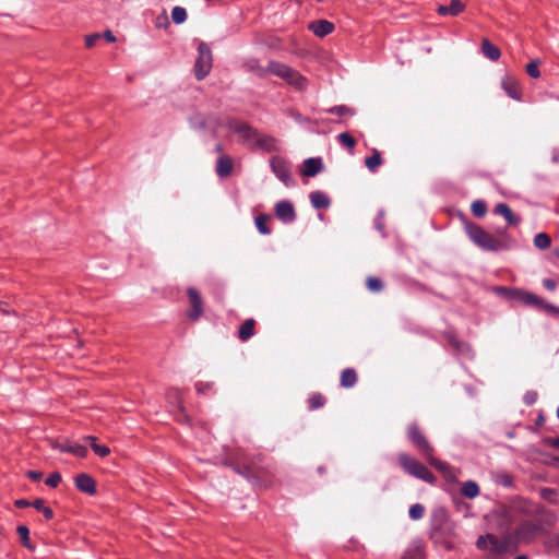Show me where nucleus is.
I'll list each match as a JSON object with an SVG mask.
<instances>
[{"label":"nucleus","instance_id":"f257e3e1","mask_svg":"<svg viewBox=\"0 0 559 559\" xmlns=\"http://www.w3.org/2000/svg\"><path fill=\"white\" fill-rule=\"evenodd\" d=\"M464 230L471 241L484 251L509 250L515 245L514 238L508 234L507 229H499L492 235L475 223L465 222Z\"/></svg>","mask_w":559,"mask_h":559},{"label":"nucleus","instance_id":"f03ea898","mask_svg":"<svg viewBox=\"0 0 559 559\" xmlns=\"http://www.w3.org/2000/svg\"><path fill=\"white\" fill-rule=\"evenodd\" d=\"M270 73L277 78H281L296 91L304 92L308 88V79L304 76L300 72L285 63L271 60Z\"/></svg>","mask_w":559,"mask_h":559},{"label":"nucleus","instance_id":"7ed1b4c3","mask_svg":"<svg viewBox=\"0 0 559 559\" xmlns=\"http://www.w3.org/2000/svg\"><path fill=\"white\" fill-rule=\"evenodd\" d=\"M397 462L406 474L428 484L436 483V476L414 456L407 453H400L397 456Z\"/></svg>","mask_w":559,"mask_h":559},{"label":"nucleus","instance_id":"20e7f679","mask_svg":"<svg viewBox=\"0 0 559 559\" xmlns=\"http://www.w3.org/2000/svg\"><path fill=\"white\" fill-rule=\"evenodd\" d=\"M509 297L512 299H516L524 305L537 308L539 310H544L549 313H559L558 307L546 302L543 298L530 292H525L522 289H510Z\"/></svg>","mask_w":559,"mask_h":559},{"label":"nucleus","instance_id":"39448f33","mask_svg":"<svg viewBox=\"0 0 559 559\" xmlns=\"http://www.w3.org/2000/svg\"><path fill=\"white\" fill-rule=\"evenodd\" d=\"M212 51L207 44L201 41L198 45V58L194 63V75L198 81L203 80L212 69Z\"/></svg>","mask_w":559,"mask_h":559},{"label":"nucleus","instance_id":"423d86ee","mask_svg":"<svg viewBox=\"0 0 559 559\" xmlns=\"http://www.w3.org/2000/svg\"><path fill=\"white\" fill-rule=\"evenodd\" d=\"M476 546L479 550L488 551L489 559H500L507 550V543L492 534L479 536Z\"/></svg>","mask_w":559,"mask_h":559},{"label":"nucleus","instance_id":"0eeeda50","mask_svg":"<svg viewBox=\"0 0 559 559\" xmlns=\"http://www.w3.org/2000/svg\"><path fill=\"white\" fill-rule=\"evenodd\" d=\"M407 437L409 441L414 444V447L418 450V452L425 457L428 459L433 454L435 449L419 429L418 425L413 423L407 427Z\"/></svg>","mask_w":559,"mask_h":559},{"label":"nucleus","instance_id":"6e6552de","mask_svg":"<svg viewBox=\"0 0 559 559\" xmlns=\"http://www.w3.org/2000/svg\"><path fill=\"white\" fill-rule=\"evenodd\" d=\"M189 123L195 130H210L215 135L222 119L214 114L195 112L189 118Z\"/></svg>","mask_w":559,"mask_h":559},{"label":"nucleus","instance_id":"1a4fd4ad","mask_svg":"<svg viewBox=\"0 0 559 559\" xmlns=\"http://www.w3.org/2000/svg\"><path fill=\"white\" fill-rule=\"evenodd\" d=\"M187 296L189 299V309L187 310V318L192 321H199L204 314V301L201 293L194 287L187 288Z\"/></svg>","mask_w":559,"mask_h":559},{"label":"nucleus","instance_id":"9d476101","mask_svg":"<svg viewBox=\"0 0 559 559\" xmlns=\"http://www.w3.org/2000/svg\"><path fill=\"white\" fill-rule=\"evenodd\" d=\"M228 128L240 134L245 141L258 143L262 147L266 145V141L269 140L267 138L261 139L259 132L245 122L229 120Z\"/></svg>","mask_w":559,"mask_h":559},{"label":"nucleus","instance_id":"9b49d317","mask_svg":"<svg viewBox=\"0 0 559 559\" xmlns=\"http://www.w3.org/2000/svg\"><path fill=\"white\" fill-rule=\"evenodd\" d=\"M271 167L275 176L286 186L290 183V165L280 156L271 158Z\"/></svg>","mask_w":559,"mask_h":559},{"label":"nucleus","instance_id":"f8f14e48","mask_svg":"<svg viewBox=\"0 0 559 559\" xmlns=\"http://www.w3.org/2000/svg\"><path fill=\"white\" fill-rule=\"evenodd\" d=\"M274 210L276 217L285 224L293 223L296 219L294 204L288 200L277 202Z\"/></svg>","mask_w":559,"mask_h":559},{"label":"nucleus","instance_id":"ddd939ff","mask_svg":"<svg viewBox=\"0 0 559 559\" xmlns=\"http://www.w3.org/2000/svg\"><path fill=\"white\" fill-rule=\"evenodd\" d=\"M241 67L245 71L252 73L260 79L265 78L270 73V62L267 63V67H263L257 58L246 59Z\"/></svg>","mask_w":559,"mask_h":559},{"label":"nucleus","instance_id":"4468645a","mask_svg":"<svg viewBox=\"0 0 559 559\" xmlns=\"http://www.w3.org/2000/svg\"><path fill=\"white\" fill-rule=\"evenodd\" d=\"M501 86L510 98L521 99V88L514 76L507 74L501 81Z\"/></svg>","mask_w":559,"mask_h":559},{"label":"nucleus","instance_id":"2eb2a0df","mask_svg":"<svg viewBox=\"0 0 559 559\" xmlns=\"http://www.w3.org/2000/svg\"><path fill=\"white\" fill-rule=\"evenodd\" d=\"M230 466L234 468V471L240 475H242L246 478H257L260 475L264 474V468L255 465L254 463L251 464H230Z\"/></svg>","mask_w":559,"mask_h":559},{"label":"nucleus","instance_id":"dca6fc26","mask_svg":"<svg viewBox=\"0 0 559 559\" xmlns=\"http://www.w3.org/2000/svg\"><path fill=\"white\" fill-rule=\"evenodd\" d=\"M75 487L85 493L95 495L96 493V483L88 474L82 473L79 474L75 479Z\"/></svg>","mask_w":559,"mask_h":559},{"label":"nucleus","instance_id":"f3484780","mask_svg":"<svg viewBox=\"0 0 559 559\" xmlns=\"http://www.w3.org/2000/svg\"><path fill=\"white\" fill-rule=\"evenodd\" d=\"M323 169V163L320 157H310L307 158L300 170L301 176L304 177H313Z\"/></svg>","mask_w":559,"mask_h":559},{"label":"nucleus","instance_id":"a211bd4d","mask_svg":"<svg viewBox=\"0 0 559 559\" xmlns=\"http://www.w3.org/2000/svg\"><path fill=\"white\" fill-rule=\"evenodd\" d=\"M309 29L319 37H324L334 31L333 23L326 20L313 21L309 24Z\"/></svg>","mask_w":559,"mask_h":559},{"label":"nucleus","instance_id":"6ab92c4d","mask_svg":"<svg viewBox=\"0 0 559 559\" xmlns=\"http://www.w3.org/2000/svg\"><path fill=\"white\" fill-rule=\"evenodd\" d=\"M465 9V4L461 0H451L449 5L440 4L437 8V12L440 15L456 16Z\"/></svg>","mask_w":559,"mask_h":559},{"label":"nucleus","instance_id":"aec40b11","mask_svg":"<svg viewBox=\"0 0 559 559\" xmlns=\"http://www.w3.org/2000/svg\"><path fill=\"white\" fill-rule=\"evenodd\" d=\"M233 168H234V163H233L231 157L228 155L221 156L216 162L215 170H216L217 176L221 178L228 177L231 174Z\"/></svg>","mask_w":559,"mask_h":559},{"label":"nucleus","instance_id":"412c9836","mask_svg":"<svg viewBox=\"0 0 559 559\" xmlns=\"http://www.w3.org/2000/svg\"><path fill=\"white\" fill-rule=\"evenodd\" d=\"M428 461V463L430 465H432L435 468H437L439 472L442 473V475L449 479V480H454L455 479V472L454 469L448 464V463H444L438 459H436L432 455H430V457L426 459Z\"/></svg>","mask_w":559,"mask_h":559},{"label":"nucleus","instance_id":"4be33fe9","mask_svg":"<svg viewBox=\"0 0 559 559\" xmlns=\"http://www.w3.org/2000/svg\"><path fill=\"white\" fill-rule=\"evenodd\" d=\"M428 461V463L430 465H432L435 468H437L439 472L442 473V475L449 479V480H454L455 479V472L454 469L448 464V463H444L438 459H436L432 455H430V457L426 459Z\"/></svg>","mask_w":559,"mask_h":559},{"label":"nucleus","instance_id":"5701e85b","mask_svg":"<svg viewBox=\"0 0 559 559\" xmlns=\"http://www.w3.org/2000/svg\"><path fill=\"white\" fill-rule=\"evenodd\" d=\"M428 461V463L430 465H432L435 468H437L439 472L442 473V475L449 479V480H454L455 479V472L454 469L448 464V463H444L438 459H436L432 455H430V457L426 459Z\"/></svg>","mask_w":559,"mask_h":559},{"label":"nucleus","instance_id":"b1692460","mask_svg":"<svg viewBox=\"0 0 559 559\" xmlns=\"http://www.w3.org/2000/svg\"><path fill=\"white\" fill-rule=\"evenodd\" d=\"M495 212L497 214L503 216L504 219L507 221L508 225H510V226H516L521 222V218L519 216L514 215L512 210L510 209V206L506 203L497 204L495 207Z\"/></svg>","mask_w":559,"mask_h":559},{"label":"nucleus","instance_id":"393cba45","mask_svg":"<svg viewBox=\"0 0 559 559\" xmlns=\"http://www.w3.org/2000/svg\"><path fill=\"white\" fill-rule=\"evenodd\" d=\"M255 324L257 322L252 318L245 320L238 330V338L241 342L250 340L255 333Z\"/></svg>","mask_w":559,"mask_h":559},{"label":"nucleus","instance_id":"a878e982","mask_svg":"<svg viewBox=\"0 0 559 559\" xmlns=\"http://www.w3.org/2000/svg\"><path fill=\"white\" fill-rule=\"evenodd\" d=\"M358 380V376L355 369L346 368L342 371L340 378V384L342 388L349 389L353 388Z\"/></svg>","mask_w":559,"mask_h":559},{"label":"nucleus","instance_id":"bb28decb","mask_svg":"<svg viewBox=\"0 0 559 559\" xmlns=\"http://www.w3.org/2000/svg\"><path fill=\"white\" fill-rule=\"evenodd\" d=\"M310 201L314 209H326L330 206L331 201L329 197L321 191H313L310 193Z\"/></svg>","mask_w":559,"mask_h":559},{"label":"nucleus","instance_id":"cd10ccee","mask_svg":"<svg viewBox=\"0 0 559 559\" xmlns=\"http://www.w3.org/2000/svg\"><path fill=\"white\" fill-rule=\"evenodd\" d=\"M481 50L483 53L492 61L499 60L501 56L500 49L491 44L487 38H484L481 41Z\"/></svg>","mask_w":559,"mask_h":559},{"label":"nucleus","instance_id":"c85d7f7f","mask_svg":"<svg viewBox=\"0 0 559 559\" xmlns=\"http://www.w3.org/2000/svg\"><path fill=\"white\" fill-rule=\"evenodd\" d=\"M539 532V525L534 523H524L519 528V536L522 539H532L534 536H536Z\"/></svg>","mask_w":559,"mask_h":559},{"label":"nucleus","instance_id":"c756f323","mask_svg":"<svg viewBox=\"0 0 559 559\" xmlns=\"http://www.w3.org/2000/svg\"><path fill=\"white\" fill-rule=\"evenodd\" d=\"M382 164V158H381V154L378 150H372V154L371 156H368L366 159H365V165L366 167L374 173L378 167Z\"/></svg>","mask_w":559,"mask_h":559},{"label":"nucleus","instance_id":"7c9ffc66","mask_svg":"<svg viewBox=\"0 0 559 559\" xmlns=\"http://www.w3.org/2000/svg\"><path fill=\"white\" fill-rule=\"evenodd\" d=\"M325 402H326V399L321 393H318V392L310 394L307 400L308 407L311 411H316L318 408L323 407Z\"/></svg>","mask_w":559,"mask_h":559},{"label":"nucleus","instance_id":"2f4dec72","mask_svg":"<svg viewBox=\"0 0 559 559\" xmlns=\"http://www.w3.org/2000/svg\"><path fill=\"white\" fill-rule=\"evenodd\" d=\"M461 491L464 497L473 499L478 496L479 487L477 483L468 480L463 484Z\"/></svg>","mask_w":559,"mask_h":559},{"label":"nucleus","instance_id":"473e14b6","mask_svg":"<svg viewBox=\"0 0 559 559\" xmlns=\"http://www.w3.org/2000/svg\"><path fill=\"white\" fill-rule=\"evenodd\" d=\"M269 221H271V216L267 214H262L255 217V226L263 235H269L271 233L270 227L266 225Z\"/></svg>","mask_w":559,"mask_h":559},{"label":"nucleus","instance_id":"72a5a7b5","mask_svg":"<svg viewBox=\"0 0 559 559\" xmlns=\"http://www.w3.org/2000/svg\"><path fill=\"white\" fill-rule=\"evenodd\" d=\"M32 506L37 510L43 512L44 516L47 520H51L53 518V511L51 508L45 506V501L43 499H36L32 502Z\"/></svg>","mask_w":559,"mask_h":559},{"label":"nucleus","instance_id":"f704fd0d","mask_svg":"<svg viewBox=\"0 0 559 559\" xmlns=\"http://www.w3.org/2000/svg\"><path fill=\"white\" fill-rule=\"evenodd\" d=\"M551 240L546 233H539L534 237V245L538 249L545 250L550 247Z\"/></svg>","mask_w":559,"mask_h":559},{"label":"nucleus","instance_id":"c9c22d12","mask_svg":"<svg viewBox=\"0 0 559 559\" xmlns=\"http://www.w3.org/2000/svg\"><path fill=\"white\" fill-rule=\"evenodd\" d=\"M16 532H17V534L21 537L22 544L26 548H28L31 550L34 549V547H33V545L31 544V540H29V530H28V527L25 526V525H20V526H17Z\"/></svg>","mask_w":559,"mask_h":559},{"label":"nucleus","instance_id":"e433bc0d","mask_svg":"<svg viewBox=\"0 0 559 559\" xmlns=\"http://www.w3.org/2000/svg\"><path fill=\"white\" fill-rule=\"evenodd\" d=\"M171 19L175 24H182L187 20V11L182 7H175L171 11Z\"/></svg>","mask_w":559,"mask_h":559},{"label":"nucleus","instance_id":"4c0bfd02","mask_svg":"<svg viewBox=\"0 0 559 559\" xmlns=\"http://www.w3.org/2000/svg\"><path fill=\"white\" fill-rule=\"evenodd\" d=\"M471 211L476 217H484L487 213V205L484 201L476 200L472 203Z\"/></svg>","mask_w":559,"mask_h":559},{"label":"nucleus","instance_id":"58836bf2","mask_svg":"<svg viewBox=\"0 0 559 559\" xmlns=\"http://www.w3.org/2000/svg\"><path fill=\"white\" fill-rule=\"evenodd\" d=\"M367 288L372 293H379L383 289V283L380 278L370 276L366 282Z\"/></svg>","mask_w":559,"mask_h":559},{"label":"nucleus","instance_id":"ea45409f","mask_svg":"<svg viewBox=\"0 0 559 559\" xmlns=\"http://www.w3.org/2000/svg\"><path fill=\"white\" fill-rule=\"evenodd\" d=\"M402 559H424L423 550L419 546H413L406 549Z\"/></svg>","mask_w":559,"mask_h":559},{"label":"nucleus","instance_id":"a19ab883","mask_svg":"<svg viewBox=\"0 0 559 559\" xmlns=\"http://www.w3.org/2000/svg\"><path fill=\"white\" fill-rule=\"evenodd\" d=\"M328 111L330 114H334V115H337V116H354L355 111L354 109L347 107V106H344V105H341V106H334L330 109H328Z\"/></svg>","mask_w":559,"mask_h":559},{"label":"nucleus","instance_id":"79ce46f5","mask_svg":"<svg viewBox=\"0 0 559 559\" xmlns=\"http://www.w3.org/2000/svg\"><path fill=\"white\" fill-rule=\"evenodd\" d=\"M425 508L420 503H415L409 508L408 514L412 520H419L424 516Z\"/></svg>","mask_w":559,"mask_h":559},{"label":"nucleus","instance_id":"37998d69","mask_svg":"<svg viewBox=\"0 0 559 559\" xmlns=\"http://www.w3.org/2000/svg\"><path fill=\"white\" fill-rule=\"evenodd\" d=\"M337 139L343 145H345L349 150H353L356 145V140L347 132L340 133Z\"/></svg>","mask_w":559,"mask_h":559},{"label":"nucleus","instance_id":"c03bdc74","mask_svg":"<svg viewBox=\"0 0 559 559\" xmlns=\"http://www.w3.org/2000/svg\"><path fill=\"white\" fill-rule=\"evenodd\" d=\"M539 60H534L530 63H527L526 66V72L527 74L533 78V79H537L540 76V71H539Z\"/></svg>","mask_w":559,"mask_h":559},{"label":"nucleus","instance_id":"a18cd8bd","mask_svg":"<svg viewBox=\"0 0 559 559\" xmlns=\"http://www.w3.org/2000/svg\"><path fill=\"white\" fill-rule=\"evenodd\" d=\"M71 454L78 457H85L87 455V448L85 445L79 443H70V452Z\"/></svg>","mask_w":559,"mask_h":559},{"label":"nucleus","instance_id":"49530a36","mask_svg":"<svg viewBox=\"0 0 559 559\" xmlns=\"http://www.w3.org/2000/svg\"><path fill=\"white\" fill-rule=\"evenodd\" d=\"M169 19L167 12L164 10L155 19V27L156 28H167L169 26Z\"/></svg>","mask_w":559,"mask_h":559},{"label":"nucleus","instance_id":"de8ad7c7","mask_svg":"<svg viewBox=\"0 0 559 559\" xmlns=\"http://www.w3.org/2000/svg\"><path fill=\"white\" fill-rule=\"evenodd\" d=\"M62 477H61V474L58 473V472H53L51 473L47 478H46V485L51 487V488H56L58 487V485L60 484Z\"/></svg>","mask_w":559,"mask_h":559},{"label":"nucleus","instance_id":"09e8293b","mask_svg":"<svg viewBox=\"0 0 559 559\" xmlns=\"http://www.w3.org/2000/svg\"><path fill=\"white\" fill-rule=\"evenodd\" d=\"M50 445L52 449L59 450L60 452H70V442L68 440L60 442L58 440H51Z\"/></svg>","mask_w":559,"mask_h":559},{"label":"nucleus","instance_id":"8fccbe9b","mask_svg":"<svg viewBox=\"0 0 559 559\" xmlns=\"http://www.w3.org/2000/svg\"><path fill=\"white\" fill-rule=\"evenodd\" d=\"M92 450L100 457H106L110 453V449L107 445L97 443H92Z\"/></svg>","mask_w":559,"mask_h":559},{"label":"nucleus","instance_id":"3c124183","mask_svg":"<svg viewBox=\"0 0 559 559\" xmlns=\"http://www.w3.org/2000/svg\"><path fill=\"white\" fill-rule=\"evenodd\" d=\"M213 383L212 382H197L195 383V390L198 393L203 394L210 390H212Z\"/></svg>","mask_w":559,"mask_h":559},{"label":"nucleus","instance_id":"603ef678","mask_svg":"<svg viewBox=\"0 0 559 559\" xmlns=\"http://www.w3.org/2000/svg\"><path fill=\"white\" fill-rule=\"evenodd\" d=\"M100 37H102V35L98 33L87 35L85 37V46L87 48H92Z\"/></svg>","mask_w":559,"mask_h":559},{"label":"nucleus","instance_id":"864d4df0","mask_svg":"<svg viewBox=\"0 0 559 559\" xmlns=\"http://www.w3.org/2000/svg\"><path fill=\"white\" fill-rule=\"evenodd\" d=\"M536 400H537V393L534 391H528L524 395V402L527 405L534 404L536 402Z\"/></svg>","mask_w":559,"mask_h":559},{"label":"nucleus","instance_id":"5fc2aeb1","mask_svg":"<svg viewBox=\"0 0 559 559\" xmlns=\"http://www.w3.org/2000/svg\"><path fill=\"white\" fill-rule=\"evenodd\" d=\"M26 476L33 481H38L41 479L43 473L38 471H28Z\"/></svg>","mask_w":559,"mask_h":559},{"label":"nucleus","instance_id":"6e6d98bb","mask_svg":"<svg viewBox=\"0 0 559 559\" xmlns=\"http://www.w3.org/2000/svg\"><path fill=\"white\" fill-rule=\"evenodd\" d=\"M544 443L548 447L559 449V437L558 438H551V437L545 438Z\"/></svg>","mask_w":559,"mask_h":559},{"label":"nucleus","instance_id":"4d7b16f0","mask_svg":"<svg viewBox=\"0 0 559 559\" xmlns=\"http://www.w3.org/2000/svg\"><path fill=\"white\" fill-rule=\"evenodd\" d=\"M543 286H544L547 290L552 292V290H555V289H556L557 284H556V282H555L554 280H551V278H545V280L543 281Z\"/></svg>","mask_w":559,"mask_h":559},{"label":"nucleus","instance_id":"13d9d810","mask_svg":"<svg viewBox=\"0 0 559 559\" xmlns=\"http://www.w3.org/2000/svg\"><path fill=\"white\" fill-rule=\"evenodd\" d=\"M16 508H26L32 506V503L26 499H19L14 502Z\"/></svg>","mask_w":559,"mask_h":559},{"label":"nucleus","instance_id":"bf43d9fd","mask_svg":"<svg viewBox=\"0 0 559 559\" xmlns=\"http://www.w3.org/2000/svg\"><path fill=\"white\" fill-rule=\"evenodd\" d=\"M103 36L105 37V39L108 43H115L116 41V37H115V35L112 34L111 31H106Z\"/></svg>","mask_w":559,"mask_h":559},{"label":"nucleus","instance_id":"052dcab7","mask_svg":"<svg viewBox=\"0 0 559 559\" xmlns=\"http://www.w3.org/2000/svg\"><path fill=\"white\" fill-rule=\"evenodd\" d=\"M173 393H174L176 400L178 401L179 407H181V399H180L179 392L177 390H174Z\"/></svg>","mask_w":559,"mask_h":559},{"label":"nucleus","instance_id":"680f3d73","mask_svg":"<svg viewBox=\"0 0 559 559\" xmlns=\"http://www.w3.org/2000/svg\"><path fill=\"white\" fill-rule=\"evenodd\" d=\"M545 423V418L543 415H539L536 419V425L542 426Z\"/></svg>","mask_w":559,"mask_h":559},{"label":"nucleus","instance_id":"e2e57ef3","mask_svg":"<svg viewBox=\"0 0 559 559\" xmlns=\"http://www.w3.org/2000/svg\"><path fill=\"white\" fill-rule=\"evenodd\" d=\"M84 439L88 441L91 444L96 443V437L94 436H86Z\"/></svg>","mask_w":559,"mask_h":559},{"label":"nucleus","instance_id":"0e129e2a","mask_svg":"<svg viewBox=\"0 0 559 559\" xmlns=\"http://www.w3.org/2000/svg\"><path fill=\"white\" fill-rule=\"evenodd\" d=\"M223 150L222 145L221 144H217L216 147H215V151L216 152H221Z\"/></svg>","mask_w":559,"mask_h":559},{"label":"nucleus","instance_id":"69168bd1","mask_svg":"<svg viewBox=\"0 0 559 559\" xmlns=\"http://www.w3.org/2000/svg\"><path fill=\"white\" fill-rule=\"evenodd\" d=\"M514 559H527V557L526 556H518Z\"/></svg>","mask_w":559,"mask_h":559},{"label":"nucleus","instance_id":"338daca9","mask_svg":"<svg viewBox=\"0 0 559 559\" xmlns=\"http://www.w3.org/2000/svg\"><path fill=\"white\" fill-rule=\"evenodd\" d=\"M318 471H319V473L322 474V473H324L325 469H324V467H319Z\"/></svg>","mask_w":559,"mask_h":559}]
</instances>
